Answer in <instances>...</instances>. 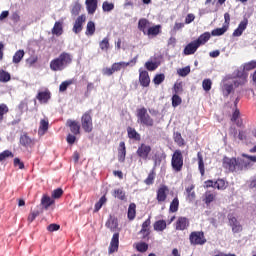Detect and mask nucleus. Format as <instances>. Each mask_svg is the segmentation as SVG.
<instances>
[{
	"mask_svg": "<svg viewBox=\"0 0 256 256\" xmlns=\"http://www.w3.org/2000/svg\"><path fill=\"white\" fill-rule=\"evenodd\" d=\"M119 251V232L113 234L110 245L108 247V254L113 255Z\"/></svg>",
	"mask_w": 256,
	"mask_h": 256,
	"instance_id": "1a4fd4ad",
	"label": "nucleus"
},
{
	"mask_svg": "<svg viewBox=\"0 0 256 256\" xmlns=\"http://www.w3.org/2000/svg\"><path fill=\"white\" fill-rule=\"evenodd\" d=\"M247 25H249V20L244 18L238 25L237 29L233 32V37H241L245 29H247Z\"/></svg>",
	"mask_w": 256,
	"mask_h": 256,
	"instance_id": "ddd939ff",
	"label": "nucleus"
},
{
	"mask_svg": "<svg viewBox=\"0 0 256 256\" xmlns=\"http://www.w3.org/2000/svg\"><path fill=\"white\" fill-rule=\"evenodd\" d=\"M129 139H133L134 141H141V134L135 129L130 128L129 129Z\"/></svg>",
	"mask_w": 256,
	"mask_h": 256,
	"instance_id": "4c0bfd02",
	"label": "nucleus"
},
{
	"mask_svg": "<svg viewBox=\"0 0 256 256\" xmlns=\"http://www.w3.org/2000/svg\"><path fill=\"white\" fill-rule=\"evenodd\" d=\"M69 85H73V80H66V81L62 82L59 86V91L61 93L67 91V88L69 87Z\"/></svg>",
	"mask_w": 256,
	"mask_h": 256,
	"instance_id": "09e8293b",
	"label": "nucleus"
},
{
	"mask_svg": "<svg viewBox=\"0 0 256 256\" xmlns=\"http://www.w3.org/2000/svg\"><path fill=\"white\" fill-rule=\"evenodd\" d=\"M149 225H151V219H147L143 224H142V229L140 233L143 235V237H148L149 235Z\"/></svg>",
	"mask_w": 256,
	"mask_h": 256,
	"instance_id": "7c9ffc66",
	"label": "nucleus"
},
{
	"mask_svg": "<svg viewBox=\"0 0 256 256\" xmlns=\"http://www.w3.org/2000/svg\"><path fill=\"white\" fill-rule=\"evenodd\" d=\"M231 121H233V123H236V125L238 127H241V125H243V120H241L240 118V113H239V110H235L233 115H232V118H231Z\"/></svg>",
	"mask_w": 256,
	"mask_h": 256,
	"instance_id": "473e14b6",
	"label": "nucleus"
},
{
	"mask_svg": "<svg viewBox=\"0 0 256 256\" xmlns=\"http://www.w3.org/2000/svg\"><path fill=\"white\" fill-rule=\"evenodd\" d=\"M63 195V189L58 188L52 192V199H59Z\"/></svg>",
	"mask_w": 256,
	"mask_h": 256,
	"instance_id": "052dcab7",
	"label": "nucleus"
},
{
	"mask_svg": "<svg viewBox=\"0 0 256 256\" xmlns=\"http://www.w3.org/2000/svg\"><path fill=\"white\" fill-rule=\"evenodd\" d=\"M182 99L181 97H179V95L174 94L172 96V107H179V105L182 103Z\"/></svg>",
	"mask_w": 256,
	"mask_h": 256,
	"instance_id": "5fc2aeb1",
	"label": "nucleus"
},
{
	"mask_svg": "<svg viewBox=\"0 0 256 256\" xmlns=\"http://www.w3.org/2000/svg\"><path fill=\"white\" fill-rule=\"evenodd\" d=\"M99 47L101 51H107L109 49V38H104L100 43Z\"/></svg>",
	"mask_w": 256,
	"mask_h": 256,
	"instance_id": "864d4df0",
	"label": "nucleus"
},
{
	"mask_svg": "<svg viewBox=\"0 0 256 256\" xmlns=\"http://www.w3.org/2000/svg\"><path fill=\"white\" fill-rule=\"evenodd\" d=\"M86 35H95V22L89 21L86 27Z\"/></svg>",
	"mask_w": 256,
	"mask_h": 256,
	"instance_id": "37998d69",
	"label": "nucleus"
},
{
	"mask_svg": "<svg viewBox=\"0 0 256 256\" xmlns=\"http://www.w3.org/2000/svg\"><path fill=\"white\" fill-rule=\"evenodd\" d=\"M0 81L1 83H7L11 81V74L9 72L1 70L0 71Z\"/></svg>",
	"mask_w": 256,
	"mask_h": 256,
	"instance_id": "ea45409f",
	"label": "nucleus"
},
{
	"mask_svg": "<svg viewBox=\"0 0 256 256\" xmlns=\"http://www.w3.org/2000/svg\"><path fill=\"white\" fill-rule=\"evenodd\" d=\"M161 31V26L160 25H156L153 27H149L146 34L147 35H159Z\"/></svg>",
	"mask_w": 256,
	"mask_h": 256,
	"instance_id": "c03bdc74",
	"label": "nucleus"
},
{
	"mask_svg": "<svg viewBox=\"0 0 256 256\" xmlns=\"http://www.w3.org/2000/svg\"><path fill=\"white\" fill-rule=\"evenodd\" d=\"M59 229H61V226H59V224H50L47 227V230L50 231L51 233H53V231H59Z\"/></svg>",
	"mask_w": 256,
	"mask_h": 256,
	"instance_id": "338daca9",
	"label": "nucleus"
},
{
	"mask_svg": "<svg viewBox=\"0 0 256 256\" xmlns=\"http://www.w3.org/2000/svg\"><path fill=\"white\" fill-rule=\"evenodd\" d=\"M67 125L68 127H70V131L71 133H73V135H79L81 126L79 125V123H77V121L68 120Z\"/></svg>",
	"mask_w": 256,
	"mask_h": 256,
	"instance_id": "6ab92c4d",
	"label": "nucleus"
},
{
	"mask_svg": "<svg viewBox=\"0 0 256 256\" xmlns=\"http://www.w3.org/2000/svg\"><path fill=\"white\" fill-rule=\"evenodd\" d=\"M113 9H115V4L107 2V1L103 2L102 10L104 11V13H111V11H113Z\"/></svg>",
	"mask_w": 256,
	"mask_h": 256,
	"instance_id": "58836bf2",
	"label": "nucleus"
},
{
	"mask_svg": "<svg viewBox=\"0 0 256 256\" xmlns=\"http://www.w3.org/2000/svg\"><path fill=\"white\" fill-rule=\"evenodd\" d=\"M205 185L206 187H213V189H218L219 191L227 189V182L223 179H218L216 182L208 180L205 182Z\"/></svg>",
	"mask_w": 256,
	"mask_h": 256,
	"instance_id": "9b49d317",
	"label": "nucleus"
},
{
	"mask_svg": "<svg viewBox=\"0 0 256 256\" xmlns=\"http://www.w3.org/2000/svg\"><path fill=\"white\" fill-rule=\"evenodd\" d=\"M170 211L171 213H177L179 211V199L174 198L170 204Z\"/></svg>",
	"mask_w": 256,
	"mask_h": 256,
	"instance_id": "a18cd8bd",
	"label": "nucleus"
},
{
	"mask_svg": "<svg viewBox=\"0 0 256 256\" xmlns=\"http://www.w3.org/2000/svg\"><path fill=\"white\" fill-rule=\"evenodd\" d=\"M105 227L109 229L112 233H117L119 231V220L117 217L110 215L106 221Z\"/></svg>",
	"mask_w": 256,
	"mask_h": 256,
	"instance_id": "9d476101",
	"label": "nucleus"
},
{
	"mask_svg": "<svg viewBox=\"0 0 256 256\" xmlns=\"http://www.w3.org/2000/svg\"><path fill=\"white\" fill-rule=\"evenodd\" d=\"M129 65V63H125V62H118V63H114L112 65V69L115 71H121V69H125V67H127Z\"/></svg>",
	"mask_w": 256,
	"mask_h": 256,
	"instance_id": "de8ad7c7",
	"label": "nucleus"
},
{
	"mask_svg": "<svg viewBox=\"0 0 256 256\" xmlns=\"http://www.w3.org/2000/svg\"><path fill=\"white\" fill-rule=\"evenodd\" d=\"M48 129H49V121L46 119H42L40 121L38 135H41V136L45 135V133H47Z\"/></svg>",
	"mask_w": 256,
	"mask_h": 256,
	"instance_id": "b1692460",
	"label": "nucleus"
},
{
	"mask_svg": "<svg viewBox=\"0 0 256 256\" xmlns=\"http://www.w3.org/2000/svg\"><path fill=\"white\" fill-rule=\"evenodd\" d=\"M211 85H213L211 79H204L202 82V87L204 91H211Z\"/></svg>",
	"mask_w": 256,
	"mask_h": 256,
	"instance_id": "6e6d98bb",
	"label": "nucleus"
},
{
	"mask_svg": "<svg viewBox=\"0 0 256 256\" xmlns=\"http://www.w3.org/2000/svg\"><path fill=\"white\" fill-rule=\"evenodd\" d=\"M36 99H38L40 103H47V101L51 99V94L49 92H39Z\"/></svg>",
	"mask_w": 256,
	"mask_h": 256,
	"instance_id": "bb28decb",
	"label": "nucleus"
},
{
	"mask_svg": "<svg viewBox=\"0 0 256 256\" xmlns=\"http://www.w3.org/2000/svg\"><path fill=\"white\" fill-rule=\"evenodd\" d=\"M172 167L174 171H181L183 169V154L181 150H176L172 156Z\"/></svg>",
	"mask_w": 256,
	"mask_h": 256,
	"instance_id": "39448f33",
	"label": "nucleus"
},
{
	"mask_svg": "<svg viewBox=\"0 0 256 256\" xmlns=\"http://www.w3.org/2000/svg\"><path fill=\"white\" fill-rule=\"evenodd\" d=\"M210 39H211V33L205 32L201 34L197 40H194V41L198 44V47H201V45H205V43H207V41H209Z\"/></svg>",
	"mask_w": 256,
	"mask_h": 256,
	"instance_id": "aec40b11",
	"label": "nucleus"
},
{
	"mask_svg": "<svg viewBox=\"0 0 256 256\" xmlns=\"http://www.w3.org/2000/svg\"><path fill=\"white\" fill-rule=\"evenodd\" d=\"M138 119L143 123V125H147L148 127H152L153 125V119H151V116L147 114V109L140 108L137 111Z\"/></svg>",
	"mask_w": 256,
	"mask_h": 256,
	"instance_id": "0eeeda50",
	"label": "nucleus"
},
{
	"mask_svg": "<svg viewBox=\"0 0 256 256\" xmlns=\"http://www.w3.org/2000/svg\"><path fill=\"white\" fill-rule=\"evenodd\" d=\"M242 161V165H239V169H249L251 167V163H256V156H249L242 154V157L240 158Z\"/></svg>",
	"mask_w": 256,
	"mask_h": 256,
	"instance_id": "f8f14e48",
	"label": "nucleus"
},
{
	"mask_svg": "<svg viewBox=\"0 0 256 256\" xmlns=\"http://www.w3.org/2000/svg\"><path fill=\"white\" fill-rule=\"evenodd\" d=\"M231 227H232L233 233H239V232L243 231V227L241 226V224L239 222H237L236 224H233Z\"/></svg>",
	"mask_w": 256,
	"mask_h": 256,
	"instance_id": "0e129e2a",
	"label": "nucleus"
},
{
	"mask_svg": "<svg viewBox=\"0 0 256 256\" xmlns=\"http://www.w3.org/2000/svg\"><path fill=\"white\" fill-rule=\"evenodd\" d=\"M81 123H82V128L86 133H91L93 131V118L91 117L90 111L82 115Z\"/></svg>",
	"mask_w": 256,
	"mask_h": 256,
	"instance_id": "20e7f679",
	"label": "nucleus"
},
{
	"mask_svg": "<svg viewBox=\"0 0 256 256\" xmlns=\"http://www.w3.org/2000/svg\"><path fill=\"white\" fill-rule=\"evenodd\" d=\"M199 49L198 44L195 41H192L184 48L185 55H193Z\"/></svg>",
	"mask_w": 256,
	"mask_h": 256,
	"instance_id": "a211bd4d",
	"label": "nucleus"
},
{
	"mask_svg": "<svg viewBox=\"0 0 256 256\" xmlns=\"http://www.w3.org/2000/svg\"><path fill=\"white\" fill-rule=\"evenodd\" d=\"M73 62V56L70 53L63 52L58 58L50 62V69L52 71H63L68 65Z\"/></svg>",
	"mask_w": 256,
	"mask_h": 256,
	"instance_id": "f257e3e1",
	"label": "nucleus"
},
{
	"mask_svg": "<svg viewBox=\"0 0 256 256\" xmlns=\"http://www.w3.org/2000/svg\"><path fill=\"white\" fill-rule=\"evenodd\" d=\"M197 157H198V169L201 173V175H205V162H203V154H201V152L197 153Z\"/></svg>",
	"mask_w": 256,
	"mask_h": 256,
	"instance_id": "cd10ccee",
	"label": "nucleus"
},
{
	"mask_svg": "<svg viewBox=\"0 0 256 256\" xmlns=\"http://www.w3.org/2000/svg\"><path fill=\"white\" fill-rule=\"evenodd\" d=\"M114 197L120 199L121 201H125V192L123 189H117L114 191Z\"/></svg>",
	"mask_w": 256,
	"mask_h": 256,
	"instance_id": "4d7b16f0",
	"label": "nucleus"
},
{
	"mask_svg": "<svg viewBox=\"0 0 256 256\" xmlns=\"http://www.w3.org/2000/svg\"><path fill=\"white\" fill-rule=\"evenodd\" d=\"M23 57H25V51L18 50L13 56V63H21Z\"/></svg>",
	"mask_w": 256,
	"mask_h": 256,
	"instance_id": "a19ab883",
	"label": "nucleus"
},
{
	"mask_svg": "<svg viewBox=\"0 0 256 256\" xmlns=\"http://www.w3.org/2000/svg\"><path fill=\"white\" fill-rule=\"evenodd\" d=\"M215 193L211 192V191H207L205 193V198H204V202L206 203V205H209L210 203H213V201H215Z\"/></svg>",
	"mask_w": 256,
	"mask_h": 256,
	"instance_id": "c9c22d12",
	"label": "nucleus"
},
{
	"mask_svg": "<svg viewBox=\"0 0 256 256\" xmlns=\"http://www.w3.org/2000/svg\"><path fill=\"white\" fill-rule=\"evenodd\" d=\"M7 113H9V107H7L5 104H0V123L3 121V117Z\"/></svg>",
	"mask_w": 256,
	"mask_h": 256,
	"instance_id": "603ef678",
	"label": "nucleus"
},
{
	"mask_svg": "<svg viewBox=\"0 0 256 256\" xmlns=\"http://www.w3.org/2000/svg\"><path fill=\"white\" fill-rule=\"evenodd\" d=\"M145 67H146V69H148V71H155V69H157V63L146 62Z\"/></svg>",
	"mask_w": 256,
	"mask_h": 256,
	"instance_id": "e2e57ef3",
	"label": "nucleus"
},
{
	"mask_svg": "<svg viewBox=\"0 0 256 256\" xmlns=\"http://www.w3.org/2000/svg\"><path fill=\"white\" fill-rule=\"evenodd\" d=\"M8 157H13V152L9 150H5L2 153H0V162L5 161V159H8Z\"/></svg>",
	"mask_w": 256,
	"mask_h": 256,
	"instance_id": "13d9d810",
	"label": "nucleus"
},
{
	"mask_svg": "<svg viewBox=\"0 0 256 256\" xmlns=\"http://www.w3.org/2000/svg\"><path fill=\"white\" fill-rule=\"evenodd\" d=\"M165 229H167V222L165 220H159L154 223L155 231H165Z\"/></svg>",
	"mask_w": 256,
	"mask_h": 256,
	"instance_id": "72a5a7b5",
	"label": "nucleus"
},
{
	"mask_svg": "<svg viewBox=\"0 0 256 256\" xmlns=\"http://www.w3.org/2000/svg\"><path fill=\"white\" fill-rule=\"evenodd\" d=\"M97 0H86L85 5L89 15H94L97 11Z\"/></svg>",
	"mask_w": 256,
	"mask_h": 256,
	"instance_id": "f3484780",
	"label": "nucleus"
},
{
	"mask_svg": "<svg viewBox=\"0 0 256 256\" xmlns=\"http://www.w3.org/2000/svg\"><path fill=\"white\" fill-rule=\"evenodd\" d=\"M189 73H191V67L189 66H186L178 70V75H180V77H187Z\"/></svg>",
	"mask_w": 256,
	"mask_h": 256,
	"instance_id": "3c124183",
	"label": "nucleus"
},
{
	"mask_svg": "<svg viewBox=\"0 0 256 256\" xmlns=\"http://www.w3.org/2000/svg\"><path fill=\"white\" fill-rule=\"evenodd\" d=\"M87 21V16L85 14H82L78 16L74 22L72 31L75 33V35H79L83 31V24Z\"/></svg>",
	"mask_w": 256,
	"mask_h": 256,
	"instance_id": "6e6552de",
	"label": "nucleus"
},
{
	"mask_svg": "<svg viewBox=\"0 0 256 256\" xmlns=\"http://www.w3.org/2000/svg\"><path fill=\"white\" fill-rule=\"evenodd\" d=\"M79 13H81V4L79 2H75L72 5L71 14L74 17H77V15H79Z\"/></svg>",
	"mask_w": 256,
	"mask_h": 256,
	"instance_id": "79ce46f5",
	"label": "nucleus"
},
{
	"mask_svg": "<svg viewBox=\"0 0 256 256\" xmlns=\"http://www.w3.org/2000/svg\"><path fill=\"white\" fill-rule=\"evenodd\" d=\"M174 92L177 94L182 93L183 92V85L181 83H176L174 85Z\"/></svg>",
	"mask_w": 256,
	"mask_h": 256,
	"instance_id": "774afa93",
	"label": "nucleus"
},
{
	"mask_svg": "<svg viewBox=\"0 0 256 256\" xmlns=\"http://www.w3.org/2000/svg\"><path fill=\"white\" fill-rule=\"evenodd\" d=\"M134 247L140 253H145V251H147V249H149V245L145 242H138V243L134 244Z\"/></svg>",
	"mask_w": 256,
	"mask_h": 256,
	"instance_id": "f704fd0d",
	"label": "nucleus"
},
{
	"mask_svg": "<svg viewBox=\"0 0 256 256\" xmlns=\"http://www.w3.org/2000/svg\"><path fill=\"white\" fill-rule=\"evenodd\" d=\"M227 29H229L227 26L223 25L222 28H216L212 30L211 35L213 37H221V35H225L227 33Z\"/></svg>",
	"mask_w": 256,
	"mask_h": 256,
	"instance_id": "c85d7f7f",
	"label": "nucleus"
},
{
	"mask_svg": "<svg viewBox=\"0 0 256 256\" xmlns=\"http://www.w3.org/2000/svg\"><path fill=\"white\" fill-rule=\"evenodd\" d=\"M106 202H107V198H105V196H102L100 200L95 204V209H94L95 213H97V211H99L101 207L105 205Z\"/></svg>",
	"mask_w": 256,
	"mask_h": 256,
	"instance_id": "8fccbe9b",
	"label": "nucleus"
},
{
	"mask_svg": "<svg viewBox=\"0 0 256 256\" xmlns=\"http://www.w3.org/2000/svg\"><path fill=\"white\" fill-rule=\"evenodd\" d=\"M39 211H34V212H31L28 216V221L29 223H33V221H35V219H37V217H39Z\"/></svg>",
	"mask_w": 256,
	"mask_h": 256,
	"instance_id": "680f3d73",
	"label": "nucleus"
},
{
	"mask_svg": "<svg viewBox=\"0 0 256 256\" xmlns=\"http://www.w3.org/2000/svg\"><path fill=\"white\" fill-rule=\"evenodd\" d=\"M155 85H161L165 81V74H157L153 79Z\"/></svg>",
	"mask_w": 256,
	"mask_h": 256,
	"instance_id": "bf43d9fd",
	"label": "nucleus"
},
{
	"mask_svg": "<svg viewBox=\"0 0 256 256\" xmlns=\"http://www.w3.org/2000/svg\"><path fill=\"white\" fill-rule=\"evenodd\" d=\"M237 79H231L224 83L223 85V93L226 97L233 91L234 87H239V85H245L247 83V77L249 74L243 72H237Z\"/></svg>",
	"mask_w": 256,
	"mask_h": 256,
	"instance_id": "f03ea898",
	"label": "nucleus"
},
{
	"mask_svg": "<svg viewBox=\"0 0 256 256\" xmlns=\"http://www.w3.org/2000/svg\"><path fill=\"white\" fill-rule=\"evenodd\" d=\"M20 145L23 147H33V140L27 134H24L20 137Z\"/></svg>",
	"mask_w": 256,
	"mask_h": 256,
	"instance_id": "393cba45",
	"label": "nucleus"
},
{
	"mask_svg": "<svg viewBox=\"0 0 256 256\" xmlns=\"http://www.w3.org/2000/svg\"><path fill=\"white\" fill-rule=\"evenodd\" d=\"M126 153L127 152L125 150V142H120L119 149H118V159H119V161H121V162L125 161Z\"/></svg>",
	"mask_w": 256,
	"mask_h": 256,
	"instance_id": "a878e982",
	"label": "nucleus"
},
{
	"mask_svg": "<svg viewBox=\"0 0 256 256\" xmlns=\"http://www.w3.org/2000/svg\"><path fill=\"white\" fill-rule=\"evenodd\" d=\"M135 209H137V205H135V203H131L129 205V221H133V219H135L137 215V211Z\"/></svg>",
	"mask_w": 256,
	"mask_h": 256,
	"instance_id": "e433bc0d",
	"label": "nucleus"
},
{
	"mask_svg": "<svg viewBox=\"0 0 256 256\" xmlns=\"http://www.w3.org/2000/svg\"><path fill=\"white\" fill-rule=\"evenodd\" d=\"M138 27L140 31H143L144 35H147V31L149 29V21H147V19L139 20Z\"/></svg>",
	"mask_w": 256,
	"mask_h": 256,
	"instance_id": "c756f323",
	"label": "nucleus"
},
{
	"mask_svg": "<svg viewBox=\"0 0 256 256\" xmlns=\"http://www.w3.org/2000/svg\"><path fill=\"white\" fill-rule=\"evenodd\" d=\"M222 165L226 171H229V173H233L234 171H244V168H239L240 165H243L241 158L224 157Z\"/></svg>",
	"mask_w": 256,
	"mask_h": 256,
	"instance_id": "7ed1b4c3",
	"label": "nucleus"
},
{
	"mask_svg": "<svg viewBox=\"0 0 256 256\" xmlns=\"http://www.w3.org/2000/svg\"><path fill=\"white\" fill-rule=\"evenodd\" d=\"M253 69H256V60L244 63L243 69L238 70L237 73H246L245 71H253Z\"/></svg>",
	"mask_w": 256,
	"mask_h": 256,
	"instance_id": "4be33fe9",
	"label": "nucleus"
},
{
	"mask_svg": "<svg viewBox=\"0 0 256 256\" xmlns=\"http://www.w3.org/2000/svg\"><path fill=\"white\" fill-rule=\"evenodd\" d=\"M189 227V219L187 217H179L176 221V231H185Z\"/></svg>",
	"mask_w": 256,
	"mask_h": 256,
	"instance_id": "2eb2a0df",
	"label": "nucleus"
},
{
	"mask_svg": "<svg viewBox=\"0 0 256 256\" xmlns=\"http://www.w3.org/2000/svg\"><path fill=\"white\" fill-rule=\"evenodd\" d=\"M53 203H55V200H53V198L47 196L46 194L42 196L41 205L44 209H49V207H51Z\"/></svg>",
	"mask_w": 256,
	"mask_h": 256,
	"instance_id": "412c9836",
	"label": "nucleus"
},
{
	"mask_svg": "<svg viewBox=\"0 0 256 256\" xmlns=\"http://www.w3.org/2000/svg\"><path fill=\"white\" fill-rule=\"evenodd\" d=\"M139 81L142 87H149V84L151 83V79L149 78V72L140 71Z\"/></svg>",
	"mask_w": 256,
	"mask_h": 256,
	"instance_id": "dca6fc26",
	"label": "nucleus"
},
{
	"mask_svg": "<svg viewBox=\"0 0 256 256\" xmlns=\"http://www.w3.org/2000/svg\"><path fill=\"white\" fill-rule=\"evenodd\" d=\"M174 141L177 143V145H179V147H183V145H185V140L181 136V133H174Z\"/></svg>",
	"mask_w": 256,
	"mask_h": 256,
	"instance_id": "49530a36",
	"label": "nucleus"
},
{
	"mask_svg": "<svg viewBox=\"0 0 256 256\" xmlns=\"http://www.w3.org/2000/svg\"><path fill=\"white\" fill-rule=\"evenodd\" d=\"M191 245H205L207 239L203 232H192L189 236Z\"/></svg>",
	"mask_w": 256,
	"mask_h": 256,
	"instance_id": "423d86ee",
	"label": "nucleus"
},
{
	"mask_svg": "<svg viewBox=\"0 0 256 256\" xmlns=\"http://www.w3.org/2000/svg\"><path fill=\"white\" fill-rule=\"evenodd\" d=\"M155 180V173H150L145 180L146 185H153V181Z\"/></svg>",
	"mask_w": 256,
	"mask_h": 256,
	"instance_id": "69168bd1",
	"label": "nucleus"
},
{
	"mask_svg": "<svg viewBox=\"0 0 256 256\" xmlns=\"http://www.w3.org/2000/svg\"><path fill=\"white\" fill-rule=\"evenodd\" d=\"M150 153H151V146L146 144H141V146L138 147L137 155H139L141 159H147Z\"/></svg>",
	"mask_w": 256,
	"mask_h": 256,
	"instance_id": "4468645a",
	"label": "nucleus"
},
{
	"mask_svg": "<svg viewBox=\"0 0 256 256\" xmlns=\"http://www.w3.org/2000/svg\"><path fill=\"white\" fill-rule=\"evenodd\" d=\"M165 199H167V187L162 186L157 191V201L161 203L165 201Z\"/></svg>",
	"mask_w": 256,
	"mask_h": 256,
	"instance_id": "5701e85b",
	"label": "nucleus"
},
{
	"mask_svg": "<svg viewBox=\"0 0 256 256\" xmlns=\"http://www.w3.org/2000/svg\"><path fill=\"white\" fill-rule=\"evenodd\" d=\"M52 33L53 35H57V37H59V35H63V24L61 22H56L52 29Z\"/></svg>",
	"mask_w": 256,
	"mask_h": 256,
	"instance_id": "2f4dec72",
	"label": "nucleus"
}]
</instances>
